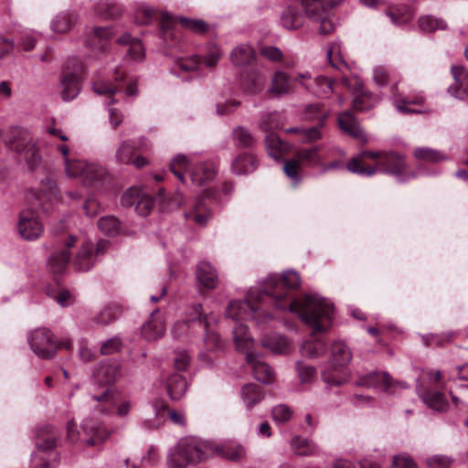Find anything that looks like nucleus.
<instances>
[{
    "label": "nucleus",
    "mask_w": 468,
    "mask_h": 468,
    "mask_svg": "<svg viewBox=\"0 0 468 468\" xmlns=\"http://www.w3.org/2000/svg\"><path fill=\"white\" fill-rule=\"evenodd\" d=\"M158 310L152 312L150 318L142 326V335L149 341L162 337L165 331V325L161 316H156Z\"/></svg>",
    "instance_id": "nucleus-22"
},
{
    "label": "nucleus",
    "mask_w": 468,
    "mask_h": 468,
    "mask_svg": "<svg viewBox=\"0 0 468 468\" xmlns=\"http://www.w3.org/2000/svg\"><path fill=\"white\" fill-rule=\"evenodd\" d=\"M346 167L352 173L366 176H371L378 172L390 174L400 182L415 176V174L407 171L403 156L396 152L362 151Z\"/></svg>",
    "instance_id": "nucleus-3"
},
{
    "label": "nucleus",
    "mask_w": 468,
    "mask_h": 468,
    "mask_svg": "<svg viewBox=\"0 0 468 468\" xmlns=\"http://www.w3.org/2000/svg\"><path fill=\"white\" fill-rule=\"evenodd\" d=\"M187 388L186 380L178 373H174L166 378V389L171 399H180Z\"/></svg>",
    "instance_id": "nucleus-30"
},
{
    "label": "nucleus",
    "mask_w": 468,
    "mask_h": 468,
    "mask_svg": "<svg viewBox=\"0 0 468 468\" xmlns=\"http://www.w3.org/2000/svg\"><path fill=\"white\" fill-rule=\"evenodd\" d=\"M271 415L276 423L282 424L291 419L292 410L287 405L280 404L272 409Z\"/></svg>",
    "instance_id": "nucleus-61"
},
{
    "label": "nucleus",
    "mask_w": 468,
    "mask_h": 468,
    "mask_svg": "<svg viewBox=\"0 0 468 468\" xmlns=\"http://www.w3.org/2000/svg\"><path fill=\"white\" fill-rule=\"evenodd\" d=\"M259 126L262 131L268 132L280 126L279 114L277 112H270L262 114L259 122Z\"/></svg>",
    "instance_id": "nucleus-60"
},
{
    "label": "nucleus",
    "mask_w": 468,
    "mask_h": 468,
    "mask_svg": "<svg viewBox=\"0 0 468 468\" xmlns=\"http://www.w3.org/2000/svg\"><path fill=\"white\" fill-rule=\"evenodd\" d=\"M265 144L269 155L275 160L283 158L290 148V144L282 142L275 133L268 134L265 139Z\"/></svg>",
    "instance_id": "nucleus-33"
},
{
    "label": "nucleus",
    "mask_w": 468,
    "mask_h": 468,
    "mask_svg": "<svg viewBox=\"0 0 468 468\" xmlns=\"http://www.w3.org/2000/svg\"><path fill=\"white\" fill-rule=\"evenodd\" d=\"M424 101L423 97L420 96L415 100H410L409 98L403 100H395V106L397 110L402 113H420V110L411 108L412 105H420Z\"/></svg>",
    "instance_id": "nucleus-53"
},
{
    "label": "nucleus",
    "mask_w": 468,
    "mask_h": 468,
    "mask_svg": "<svg viewBox=\"0 0 468 468\" xmlns=\"http://www.w3.org/2000/svg\"><path fill=\"white\" fill-rule=\"evenodd\" d=\"M5 144L11 152L25 160L31 168L37 167L41 162V155L31 133L22 127H12L5 138Z\"/></svg>",
    "instance_id": "nucleus-5"
},
{
    "label": "nucleus",
    "mask_w": 468,
    "mask_h": 468,
    "mask_svg": "<svg viewBox=\"0 0 468 468\" xmlns=\"http://www.w3.org/2000/svg\"><path fill=\"white\" fill-rule=\"evenodd\" d=\"M81 70L82 66L78 58H72L67 60L61 74V97L63 101H71L80 93Z\"/></svg>",
    "instance_id": "nucleus-9"
},
{
    "label": "nucleus",
    "mask_w": 468,
    "mask_h": 468,
    "mask_svg": "<svg viewBox=\"0 0 468 468\" xmlns=\"http://www.w3.org/2000/svg\"><path fill=\"white\" fill-rule=\"evenodd\" d=\"M122 343L121 338L114 336L101 343L100 352L101 355H112L121 350Z\"/></svg>",
    "instance_id": "nucleus-63"
},
{
    "label": "nucleus",
    "mask_w": 468,
    "mask_h": 468,
    "mask_svg": "<svg viewBox=\"0 0 468 468\" xmlns=\"http://www.w3.org/2000/svg\"><path fill=\"white\" fill-rule=\"evenodd\" d=\"M292 87V80L290 76L286 75L282 71H278L272 78L271 92L277 95L287 93Z\"/></svg>",
    "instance_id": "nucleus-46"
},
{
    "label": "nucleus",
    "mask_w": 468,
    "mask_h": 468,
    "mask_svg": "<svg viewBox=\"0 0 468 468\" xmlns=\"http://www.w3.org/2000/svg\"><path fill=\"white\" fill-rule=\"evenodd\" d=\"M453 462V458L440 454L426 459V463L430 468H450Z\"/></svg>",
    "instance_id": "nucleus-62"
},
{
    "label": "nucleus",
    "mask_w": 468,
    "mask_h": 468,
    "mask_svg": "<svg viewBox=\"0 0 468 468\" xmlns=\"http://www.w3.org/2000/svg\"><path fill=\"white\" fill-rule=\"evenodd\" d=\"M340 129L353 138L364 139V132L354 115L348 112H343L338 116Z\"/></svg>",
    "instance_id": "nucleus-26"
},
{
    "label": "nucleus",
    "mask_w": 468,
    "mask_h": 468,
    "mask_svg": "<svg viewBox=\"0 0 468 468\" xmlns=\"http://www.w3.org/2000/svg\"><path fill=\"white\" fill-rule=\"evenodd\" d=\"M57 437L56 431L49 426L41 428L37 431V446L42 453H37L32 457L33 468H55L58 465V459L57 453H53L51 462L43 455L44 452L55 448Z\"/></svg>",
    "instance_id": "nucleus-8"
},
{
    "label": "nucleus",
    "mask_w": 468,
    "mask_h": 468,
    "mask_svg": "<svg viewBox=\"0 0 468 468\" xmlns=\"http://www.w3.org/2000/svg\"><path fill=\"white\" fill-rule=\"evenodd\" d=\"M198 322L202 324L205 328L204 343L207 350L216 351L223 347V342L219 335L211 329L212 323L216 320L209 314H204L202 313L201 304H194L191 307L189 318L187 322Z\"/></svg>",
    "instance_id": "nucleus-11"
},
{
    "label": "nucleus",
    "mask_w": 468,
    "mask_h": 468,
    "mask_svg": "<svg viewBox=\"0 0 468 468\" xmlns=\"http://www.w3.org/2000/svg\"><path fill=\"white\" fill-rule=\"evenodd\" d=\"M78 16L73 12H61L51 22V28L56 33H67L76 24Z\"/></svg>",
    "instance_id": "nucleus-35"
},
{
    "label": "nucleus",
    "mask_w": 468,
    "mask_h": 468,
    "mask_svg": "<svg viewBox=\"0 0 468 468\" xmlns=\"http://www.w3.org/2000/svg\"><path fill=\"white\" fill-rule=\"evenodd\" d=\"M69 221L61 220L58 226L53 229L54 235L61 236L59 242L64 246L63 249L54 251L48 261L49 268L54 273H62L66 271L70 260L69 249L73 247L77 241V237L69 232Z\"/></svg>",
    "instance_id": "nucleus-6"
},
{
    "label": "nucleus",
    "mask_w": 468,
    "mask_h": 468,
    "mask_svg": "<svg viewBox=\"0 0 468 468\" xmlns=\"http://www.w3.org/2000/svg\"><path fill=\"white\" fill-rule=\"evenodd\" d=\"M188 167V159L184 154H177L170 163L171 172L182 182H185L184 172Z\"/></svg>",
    "instance_id": "nucleus-52"
},
{
    "label": "nucleus",
    "mask_w": 468,
    "mask_h": 468,
    "mask_svg": "<svg viewBox=\"0 0 468 468\" xmlns=\"http://www.w3.org/2000/svg\"><path fill=\"white\" fill-rule=\"evenodd\" d=\"M154 199L148 194L142 192L134 209L139 215L145 217L154 207Z\"/></svg>",
    "instance_id": "nucleus-59"
},
{
    "label": "nucleus",
    "mask_w": 468,
    "mask_h": 468,
    "mask_svg": "<svg viewBox=\"0 0 468 468\" xmlns=\"http://www.w3.org/2000/svg\"><path fill=\"white\" fill-rule=\"evenodd\" d=\"M66 172L70 177H80L83 179L87 164L81 160L66 159Z\"/></svg>",
    "instance_id": "nucleus-56"
},
{
    "label": "nucleus",
    "mask_w": 468,
    "mask_h": 468,
    "mask_svg": "<svg viewBox=\"0 0 468 468\" xmlns=\"http://www.w3.org/2000/svg\"><path fill=\"white\" fill-rule=\"evenodd\" d=\"M355 86L358 94L353 101L354 109L357 112H364L372 108L376 101L372 99V95L370 93L362 90V83L358 79L355 80Z\"/></svg>",
    "instance_id": "nucleus-38"
},
{
    "label": "nucleus",
    "mask_w": 468,
    "mask_h": 468,
    "mask_svg": "<svg viewBox=\"0 0 468 468\" xmlns=\"http://www.w3.org/2000/svg\"><path fill=\"white\" fill-rule=\"evenodd\" d=\"M261 345L274 354H284L289 349L287 339L277 333L264 335L261 339Z\"/></svg>",
    "instance_id": "nucleus-34"
},
{
    "label": "nucleus",
    "mask_w": 468,
    "mask_h": 468,
    "mask_svg": "<svg viewBox=\"0 0 468 468\" xmlns=\"http://www.w3.org/2000/svg\"><path fill=\"white\" fill-rule=\"evenodd\" d=\"M233 340L236 345V348L239 352L248 353L252 346L253 339L248 332L247 325L237 323L233 328Z\"/></svg>",
    "instance_id": "nucleus-31"
},
{
    "label": "nucleus",
    "mask_w": 468,
    "mask_h": 468,
    "mask_svg": "<svg viewBox=\"0 0 468 468\" xmlns=\"http://www.w3.org/2000/svg\"><path fill=\"white\" fill-rule=\"evenodd\" d=\"M135 145L133 141L125 140L121 143L116 150V160L120 164L129 165L132 161Z\"/></svg>",
    "instance_id": "nucleus-48"
},
{
    "label": "nucleus",
    "mask_w": 468,
    "mask_h": 468,
    "mask_svg": "<svg viewBox=\"0 0 468 468\" xmlns=\"http://www.w3.org/2000/svg\"><path fill=\"white\" fill-rule=\"evenodd\" d=\"M317 147L294 151V184L298 180V165L301 163L314 164L317 161Z\"/></svg>",
    "instance_id": "nucleus-42"
},
{
    "label": "nucleus",
    "mask_w": 468,
    "mask_h": 468,
    "mask_svg": "<svg viewBox=\"0 0 468 468\" xmlns=\"http://www.w3.org/2000/svg\"><path fill=\"white\" fill-rule=\"evenodd\" d=\"M246 360L251 366L253 376L258 381L270 384L274 380V372L269 365L260 359L258 355L248 352Z\"/></svg>",
    "instance_id": "nucleus-17"
},
{
    "label": "nucleus",
    "mask_w": 468,
    "mask_h": 468,
    "mask_svg": "<svg viewBox=\"0 0 468 468\" xmlns=\"http://www.w3.org/2000/svg\"><path fill=\"white\" fill-rule=\"evenodd\" d=\"M209 444L211 448L208 450V454L215 452L217 454L233 462L241 461L246 455L244 447L239 444L233 442L223 443L217 446L211 442H209Z\"/></svg>",
    "instance_id": "nucleus-24"
},
{
    "label": "nucleus",
    "mask_w": 468,
    "mask_h": 468,
    "mask_svg": "<svg viewBox=\"0 0 468 468\" xmlns=\"http://www.w3.org/2000/svg\"><path fill=\"white\" fill-rule=\"evenodd\" d=\"M94 12L102 19H110L117 17L122 13V8L114 3L102 0L94 5Z\"/></svg>",
    "instance_id": "nucleus-41"
},
{
    "label": "nucleus",
    "mask_w": 468,
    "mask_h": 468,
    "mask_svg": "<svg viewBox=\"0 0 468 468\" xmlns=\"http://www.w3.org/2000/svg\"><path fill=\"white\" fill-rule=\"evenodd\" d=\"M222 50L217 45H210L207 48V52L203 57L204 64L207 68L215 67L222 57Z\"/></svg>",
    "instance_id": "nucleus-57"
},
{
    "label": "nucleus",
    "mask_w": 468,
    "mask_h": 468,
    "mask_svg": "<svg viewBox=\"0 0 468 468\" xmlns=\"http://www.w3.org/2000/svg\"><path fill=\"white\" fill-rule=\"evenodd\" d=\"M330 112L322 102L303 104L299 110V117L303 121H318L319 126H324Z\"/></svg>",
    "instance_id": "nucleus-19"
},
{
    "label": "nucleus",
    "mask_w": 468,
    "mask_h": 468,
    "mask_svg": "<svg viewBox=\"0 0 468 468\" xmlns=\"http://www.w3.org/2000/svg\"><path fill=\"white\" fill-rule=\"evenodd\" d=\"M292 271L289 270L282 276L268 277L260 289L250 288L244 301L229 303L227 316L235 321L252 319L257 324H261L272 318L270 312L263 310L261 303L271 304L282 312H292Z\"/></svg>",
    "instance_id": "nucleus-1"
},
{
    "label": "nucleus",
    "mask_w": 468,
    "mask_h": 468,
    "mask_svg": "<svg viewBox=\"0 0 468 468\" xmlns=\"http://www.w3.org/2000/svg\"><path fill=\"white\" fill-rule=\"evenodd\" d=\"M120 80H123V75H120ZM116 82H119V76L116 77ZM120 89V85L118 83L112 84L105 82L104 80H97L92 84L93 91L101 96L112 97Z\"/></svg>",
    "instance_id": "nucleus-47"
},
{
    "label": "nucleus",
    "mask_w": 468,
    "mask_h": 468,
    "mask_svg": "<svg viewBox=\"0 0 468 468\" xmlns=\"http://www.w3.org/2000/svg\"><path fill=\"white\" fill-rule=\"evenodd\" d=\"M316 446L305 438L294 437V454L297 455H312L317 453Z\"/></svg>",
    "instance_id": "nucleus-54"
},
{
    "label": "nucleus",
    "mask_w": 468,
    "mask_h": 468,
    "mask_svg": "<svg viewBox=\"0 0 468 468\" xmlns=\"http://www.w3.org/2000/svg\"><path fill=\"white\" fill-rule=\"evenodd\" d=\"M356 385L366 388L381 386L383 391L388 394H395L399 390L409 388L405 381L396 380L386 372H371L364 375L357 379Z\"/></svg>",
    "instance_id": "nucleus-10"
},
{
    "label": "nucleus",
    "mask_w": 468,
    "mask_h": 468,
    "mask_svg": "<svg viewBox=\"0 0 468 468\" xmlns=\"http://www.w3.org/2000/svg\"><path fill=\"white\" fill-rule=\"evenodd\" d=\"M92 399L99 402V410L110 414L118 402V395L111 388H107L101 395H93Z\"/></svg>",
    "instance_id": "nucleus-37"
},
{
    "label": "nucleus",
    "mask_w": 468,
    "mask_h": 468,
    "mask_svg": "<svg viewBox=\"0 0 468 468\" xmlns=\"http://www.w3.org/2000/svg\"><path fill=\"white\" fill-rule=\"evenodd\" d=\"M107 178L106 169L97 164H87L83 181L90 186L102 185Z\"/></svg>",
    "instance_id": "nucleus-36"
},
{
    "label": "nucleus",
    "mask_w": 468,
    "mask_h": 468,
    "mask_svg": "<svg viewBox=\"0 0 468 468\" xmlns=\"http://www.w3.org/2000/svg\"><path fill=\"white\" fill-rule=\"evenodd\" d=\"M127 56L134 61H141L144 58V48L140 39L133 38L127 50Z\"/></svg>",
    "instance_id": "nucleus-64"
},
{
    "label": "nucleus",
    "mask_w": 468,
    "mask_h": 468,
    "mask_svg": "<svg viewBox=\"0 0 468 468\" xmlns=\"http://www.w3.org/2000/svg\"><path fill=\"white\" fill-rule=\"evenodd\" d=\"M230 61L237 68H244L251 64L255 58L254 51L249 44H240L230 52Z\"/></svg>",
    "instance_id": "nucleus-29"
},
{
    "label": "nucleus",
    "mask_w": 468,
    "mask_h": 468,
    "mask_svg": "<svg viewBox=\"0 0 468 468\" xmlns=\"http://www.w3.org/2000/svg\"><path fill=\"white\" fill-rule=\"evenodd\" d=\"M326 55L328 61L333 68L338 69L341 72H343L345 69H349L347 63L342 57L340 43H332V45L327 49Z\"/></svg>",
    "instance_id": "nucleus-43"
},
{
    "label": "nucleus",
    "mask_w": 468,
    "mask_h": 468,
    "mask_svg": "<svg viewBox=\"0 0 468 468\" xmlns=\"http://www.w3.org/2000/svg\"><path fill=\"white\" fill-rule=\"evenodd\" d=\"M343 0H302V5L310 18H315L320 13H324L340 5Z\"/></svg>",
    "instance_id": "nucleus-27"
},
{
    "label": "nucleus",
    "mask_w": 468,
    "mask_h": 468,
    "mask_svg": "<svg viewBox=\"0 0 468 468\" xmlns=\"http://www.w3.org/2000/svg\"><path fill=\"white\" fill-rule=\"evenodd\" d=\"M112 431L98 420L85 419L81 424V441L90 446H95L104 442Z\"/></svg>",
    "instance_id": "nucleus-13"
},
{
    "label": "nucleus",
    "mask_w": 468,
    "mask_h": 468,
    "mask_svg": "<svg viewBox=\"0 0 468 468\" xmlns=\"http://www.w3.org/2000/svg\"><path fill=\"white\" fill-rule=\"evenodd\" d=\"M387 15L390 17L391 22L396 26L408 24L413 16L410 7L407 5L392 6L388 8Z\"/></svg>",
    "instance_id": "nucleus-40"
},
{
    "label": "nucleus",
    "mask_w": 468,
    "mask_h": 468,
    "mask_svg": "<svg viewBox=\"0 0 468 468\" xmlns=\"http://www.w3.org/2000/svg\"><path fill=\"white\" fill-rule=\"evenodd\" d=\"M331 358L335 367H346L352 360V353L342 341H335L331 346Z\"/></svg>",
    "instance_id": "nucleus-32"
},
{
    "label": "nucleus",
    "mask_w": 468,
    "mask_h": 468,
    "mask_svg": "<svg viewBox=\"0 0 468 468\" xmlns=\"http://www.w3.org/2000/svg\"><path fill=\"white\" fill-rule=\"evenodd\" d=\"M241 396L249 409L252 408L263 399L261 388L255 384L244 385L241 389Z\"/></svg>",
    "instance_id": "nucleus-44"
},
{
    "label": "nucleus",
    "mask_w": 468,
    "mask_h": 468,
    "mask_svg": "<svg viewBox=\"0 0 468 468\" xmlns=\"http://www.w3.org/2000/svg\"><path fill=\"white\" fill-rule=\"evenodd\" d=\"M413 156L421 162L439 163L447 159L446 154L430 147H417L413 151Z\"/></svg>",
    "instance_id": "nucleus-39"
},
{
    "label": "nucleus",
    "mask_w": 468,
    "mask_h": 468,
    "mask_svg": "<svg viewBox=\"0 0 468 468\" xmlns=\"http://www.w3.org/2000/svg\"><path fill=\"white\" fill-rule=\"evenodd\" d=\"M98 228L107 236H115L119 232L120 222L112 216L102 217L98 221Z\"/></svg>",
    "instance_id": "nucleus-51"
},
{
    "label": "nucleus",
    "mask_w": 468,
    "mask_h": 468,
    "mask_svg": "<svg viewBox=\"0 0 468 468\" xmlns=\"http://www.w3.org/2000/svg\"><path fill=\"white\" fill-rule=\"evenodd\" d=\"M301 78L308 80V83H303L304 88L317 97L326 98L333 92L335 80L331 79L323 76L312 79L310 73L301 75Z\"/></svg>",
    "instance_id": "nucleus-18"
},
{
    "label": "nucleus",
    "mask_w": 468,
    "mask_h": 468,
    "mask_svg": "<svg viewBox=\"0 0 468 468\" xmlns=\"http://www.w3.org/2000/svg\"><path fill=\"white\" fill-rule=\"evenodd\" d=\"M321 127L318 124L308 129L294 128V135L299 136L303 143H313L322 137Z\"/></svg>",
    "instance_id": "nucleus-55"
},
{
    "label": "nucleus",
    "mask_w": 468,
    "mask_h": 468,
    "mask_svg": "<svg viewBox=\"0 0 468 468\" xmlns=\"http://www.w3.org/2000/svg\"><path fill=\"white\" fill-rule=\"evenodd\" d=\"M184 217L186 221L204 227L211 218L212 213L204 199L197 198L188 209L185 210Z\"/></svg>",
    "instance_id": "nucleus-16"
},
{
    "label": "nucleus",
    "mask_w": 468,
    "mask_h": 468,
    "mask_svg": "<svg viewBox=\"0 0 468 468\" xmlns=\"http://www.w3.org/2000/svg\"><path fill=\"white\" fill-rule=\"evenodd\" d=\"M17 230L26 240H36L44 233V226L34 209H25L20 212Z\"/></svg>",
    "instance_id": "nucleus-12"
},
{
    "label": "nucleus",
    "mask_w": 468,
    "mask_h": 468,
    "mask_svg": "<svg viewBox=\"0 0 468 468\" xmlns=\"http://www.w3.org/2000/svg\"><path fill=\"white\" fill-rule=\"evenodd\" d=\"M211 445L208 441L197 438L187 437L181 439L171 449L167 456L168 468H186L191 463L200 462L208 456Z\"/></svg>",
    "instance_id": "nucleus-4"
},
{
    "label": "nucleus",
    "mask_w": 468,
    "mask_h": 468,
    "mask_svg": "<svg viewBox=\"0 0 468 468\" xmlns=\"http://www.w3.org/2000/svg\"><path fill=\"white\" fill-rule=\"evenodd\" d=\"M196 274L198 282L207 289H215L218 283L216 269L207 261H200L197 265Z\"/></svg>",
    "instance_id": "nucleus-23"
},
{
    "label": "nucleus",
    "mask_w": 468,
    "mask_h": 468,
    "mask_svg": "<svg viewBox=\"0 0 468 468\" xmlns=\"http://www.w3.org/2000/svg\"><path fill=\"white\" fill-rule=\"evenodd\" d=\"M419 27L423 32L431 33L437 29H445L446 23L432 16H423L419 18Z\"/></svg>",
    "instance_id": "nucleus-50"
},
{
    "label": "nucleus",
    "mask_w": 468,
    "mask_h": 468,
    "mask_svg": "<svg viewBox=\"0 0 468 468\" xmlns=\"http://www.w3.org/2000/svg\"><path fill=\"white\" fill-rule=\"evenodd\" d=\"M116 319L115 308L106 306L93 318L92 322L97 325H107Z\"/></svg>",
    "instance_id": "nucleus-58"
},
{
    "label": "nucleus",
    "mask_w": 468,
    "mask_h": 468,
    "mask_svg": "<svg viewBox=\"0 0 468 468\" xmlns=\"http://www.w3.org/2000/svg\"><path fill=\"white\" fill-rule=\"evenodd\" d=\"M113 35H114V32H113V28L112 27H94L90 30V33H87V37H88L87 43L90 46H96L97 45L96 40H98V41L108 40L112 37H113Z\"/></svg>",
    "instance_id": "nucleus-49"
},
{
    "label": "nucleus",
    "mask_w": 468,
    "mask_h": 468,
    "mask_svg": "<svg viewBox=\"0 0 468 468\" xmlns=\"http://www.w3.org/2000/svg\"><path fill=\"white\" fill-rule=\"evenodd\" d=\"M119 369L116 362L104 360L96 367L93 377L100 385H111L115 381Z\"/></svg>",
    "instance_id": "nucleus-21"
},
{
    "label": "nucleus",
    "mask_w": 468,
    "mask_h": 468,
    "mask_svg": "<svg viewBox=\"0 0 468 468\" xmlns=\"http://www.w3.org/2000/svg\"><path fill=\"white\" fill-rule=\"evenodd\" d=\"M232 137L234 144L239 148H250L253 146L255 143L251 133L242 126H238L233 129Z\"/></svg>",
    "instance_id": "nucleus-45"
},
{
    "label": "nucleus",
    "mask_w": 468,
    "mask_h": 468,
    "mask_svg": "<svg viewBox=\"0 0 468 468\" xmlns=\"http://www.w3.org/2000/svg\"><path fill=\"white\" fill-rule=\"evenodd\" d=\"M27 341L31 350L39 358L51 359L57 354L58 343L54 334L48 328L41 327L31 331Z\"/></svg>",
    "instance_id": "nucleus-7"
},
{
    "label": "nucleus",
    "mask_w": 468,
    "mask_h": 468,
    "mask_svg": "<svg viewBox=\"0 0 468 468\" xmlns=\"http://www.w3.org/2000/svg\"><path fill=\"white\" fill-rule=\"evenodd\" d=\"M216 175V166L211 162L197 164L190 174L191 182L201 186L211 181Z\"/></svg>",
    "instance_id": "nucleus-25"
},
{
    "label": "nucleus",
    "mask_w": 468,
    "mask_h": 468,
    "mask_svg": "<svg viewBox=\"0 0 468 468\" xmlns=\"http://www.w3.org/2000/svg\"><path fill=\"white\" fill-rule=\"evenodd\" d=\"M294 314H298L303 323L310 329L311 335V338L301 346V354L310 358L323 356L327 344L320 335L328 333L333 326V303L317 293H306L301 299L294 298Z\"/></svg>",
    "instance_id": "nucleus-2"
},
{
    "label": "nucleus",
    "mask_w": 468,
    "mask_h": 468,
    "mask_svg": "<svg viewBox=\"0 0 468 468\" xmlns=\"http://www.w3.org/2000/svg\"><path fill=\"white\" fill-rule=\"evenodd\" d=\"M452 73L454 78V83L449 87L448 92L456 99H466L468 97V70L452 67Z\"/></svg>",
    "instance_id": "nucleus-20"
},
{
    "label": "nucleus",
    "mask_w": 468,
    "mask_h": 468,
    "mask_svg": "<svg viewBox=\"0 0 468 468\" xmlns=\"http://www.w3.org/2000/svg\"><path fill=\"white\" fill-rule=\"evenodd\" d=\"M421 400L431 410L443 412L448 409L445 394L438 387L418 388Z\"/></svg>",
    "instance_id": "nucleus-14"
},
{
    "label": "nucleus",
    "mask_w": 468,
    "mask_h": 468,
    "mask_svg": "<svg viewBox=\"0 0 468 468\" xmlns=\"http://www.w3.org/2000/svg\"><path fill=\"white\" fill-rule=\"evenodd\" d=\"M257 159L254 155L244 153L239 154L231 164V171L238 176L248 175L256 170Z\"/></svg>",
    "instance_id": "nucleus-28"
},
{
    "label": "nucleus",
    "mask_w": 468,
    "mask_h": 468,
    "mask_svg": "<svg viewBox=\"0 0 468 468\" xmlns=\"http://www.w3.org/2000/svg\"><path fill=\"white\" fill-rule=\"evenodd\" d=\"M96 260L93 243L84 241L73 260V267L77 271H88L95 265Z\"/></svg>",
    "instance_id": "nucleus-15"
}]
</instances>
